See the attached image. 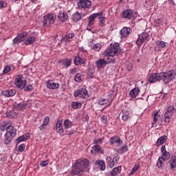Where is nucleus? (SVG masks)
I'll return each instance as SVG.
<instances>
[{"label": "nucleus", "instance_id": "obj_12", "mask_svg": "<svg viewBox=\"0 0 176 176\" xmlns=\"http://www.w3.org/2000/svg\"><path fill=\"white\" fill-rule=\"evenodd\" d=\"M166 42L163 41H156L153 45L155 52H162L164 47H166Z\"/></svg>", "mask_w": 176, "mask_h": 176}, {"label": "nucleus", "instance_id": "obj_30", "mask_svg": "<svg viewBox=\"0 0 176 176\" xmlns=\"http://www.w3.org/2000/svg\"><path fill=\"white\" fill-rule=\"evenodd\" d=\"M110 142L112 144H118V145H122V144H123V142L122 141V140H120V138L119 137L111 138L110 140Z\"/></svg>", "mask_w": 176, "mask_h": 176}, {"label": "nucleus", "instance_id": "obj_3", "mask_svg": "<svg viewBox=\"0 0 176 176\" xmlns=\"http://www.w3.org/2000/svg\"><path fill=\"white\" fill-rule=\"evenodd\" d=\"M6 133L4 135V144L8 145L12 142V140L17 135V129L13 125L8 126L6 129Z\"/></svg>", "mask_w": 176, "mask_h": 176}, {"label": "nucleus", "instance_id": "obj_22", "mask_svg": "<svg viewBox=\"0 0 176 176\" xmlns=\"http://www.w3.org/2000/svg\"><path fill=\"white\" fill-rule=\"evenodd\" d=\"M46 87L47 89H58L60 85L58 82H55L52 80H48L46 82Z\"/></svg>", "mask_w": 176, "mask_h": 176}, {"label": "nucleus", "instance_id": "obj_32", "mask_svg": "<svg viewBox=\"0 0 176 176\" xmlns=\"http://www.w3.org/2000/svg\"><path fill=\"white\" fill-rule=\"evenodd\" d=\"M122 171V166H118L114 168L111 171H110V174L112 176H116L118 174H120Z\"/></svg>", "mask_w": 176, "mask_h": 176}, {"label": "nucleus", "instance_id": "obj_17", "mask_svg": "<svg viewBox=\"0 0 176 176\" xmlns=\"http://www.w3.org/2000/svg\"><path fill=\"white\" fill-rule=\"evenodd\" d=\"M86 63V56L85 55L77 56L74 58V64L75 65H80L82 64H85Z\"/></svg>", "mask_w": 176, "mask_h": 176}, {"label": "nucleus", "instance_id": "obj_52", "mask_svg": "<svg viewBox=\"0 0 176 176\" xmlns=\"http://www.w3.org/2000/svg\"><path fill=\"white\" fill-rule=\"evenodd\" d=\"M7 5L8 4L6 3V2L2 0H0V9H2V8H6Z\"/></svg>", "mask_w": 176, "mask_h": 176}, {"label": "nucleus", "instance_id": "obj_26", "mask_svg": "<svg viewBox=\"0 0 176 176\" xmlns=\"http://www.w3.org/2000/svg\"><path fill=\"white\" fill-rule=\"evenodd\" d=\"M1 94L5 97H13L16 94V89H6L2 91Z\"/></svg>", "mask_w": 176, "mask_h": 176}, {"label": "nucleus", "instance_id": "obj_35", "mask_svg": "<svg viewBox=\"0 0 176 176\" xmlns=\"http://www.w3.org/2000/svg\"><path fill=\"white\" fill-rule=\"evenodd\" d=\"M71 59H63L60 61V64L65 67V68H68L71 65Z\"/></svg>", "mask_w": 176, "mask_h": 176}, {"label": "nucleus", "instance_id": "obj_16", "mask_svg": "<svg viewBox=\"0 0 176 176\" xmlns=\"http://www.w3.org/2000/svg\"><path fill=\"white\" fill-rule=\"evenodd\" d=\"M27 35H28V33L27 32H23L21 34H19L13 39L14 45H19V43H21V42L24 41V38H25Z\"/></svg>", "mask_w": 176, "mask_h": 176}, {"label": "nucleus", "instance_id": "obj_29", "mask_svg": "<svg viewBox=\"0 0 176 176\" xmlns=\"http://www.w3.org/2000/svg\"><path fill=\"white\" fill-rule=\"evenodd\" d=\"M96 166H98V168H100V171H104L105 170V161L104 160H98L95 162Z\"/></svg>", "mask_w": 176, "mask_h": 176}, {"label": "nucleus", "instance_id": "obj_34", "mask_svg": "<svg viewBox=\"0 0 176 176\" xmlns=\"http://www.w3.org/2000/svg\"><path fill=\"white\" fill-rule=\"evenodd\" d=\"M138 94H140V89H133L129 93L131 98H135Z\"/></svg>", "mask_w": 176, "mask_h": 176}, {"label": "nucleus", "instance_id": "obj_53", "mask_svg": "<svg viewBox=\"0 0 176 176\" xmlns=\"http://www.w3.org/2000/svg\"><path fill=\"white\" fill-rule=\"evenodd\" d=\"M127 148H128L127 146H123L122 148L119 150L120 153H123L126 152V151H128Z\"/></svg>", "mask_w": 176, "mask_h": 176}, {"label": "nucleus", "instance_id": "obj_58", "mask_svg": "<svg viewBox=\"0 0 176 176\" xmlns=\"http://www.w3.org/2000/svg\"><path fill=\"white\" fill-rule=\"evenodd\" d=\"M161 152L162 153H164L165 152H167V151L166 150V146L164 145L162 146Z\"/></svg>", "mask_w": 176, "mask_h": 176}, {"label": "nucleus", "instance_id": "obj_37", "mask_svg": "<svg viewBox=\"0 0 176 176\" xmlns=\"http://www.w3.org/2000/svg\"><path fill=\"white\" fill-rule=\"evenodd\" d=\"M82 19V14L79 12H75L72 14V20L73 21H79V20Z\"/></svg>", "mask_w": 176, "mask_h": 176}, {"label": "nucleus", "instance_id": "obj_61", "mask_svg": "<svg viewBox=\"0 0 176 176\" xmlns=\"http://www.w3.org/2000/svg\"><path fill=\"white\" fill-rule=\"evenodd\" d=\"M0 129L1 130V131H5V125L1 126Z\"/></svg>", "mask_w": 176, "mask_h": 176}, {"label": "nucleus", "instance_id": "obj_49", "mask_svg": "<svg viewBox=\"0 0 176 176\" xmlns=\"http://www.w3.org/2000/svg\"><path fill=\"white\" fill-rule=\"evenodd\" d=\"M24 149H25V144H24L19 145L18 147L19 152H24Z\"/></svg>", "mask_w": 176, "mask_h": 176}, {"label": "nucleus", "instance_id": "obj_36", "mask_svg": "<svg viewBox=\"0 0 176 176\" xmlns=\"http://www.w3.org/2000/svg\"><path fill=\"white\" fill-rule=\"evenodd\" d=\"M56 130L58 133H63L64 131V129H63V121L58 120L56 122Z\"/></svg>", "mask_w": 176, "mask_h": 176}, {"label": "nucleus", "instance_id": "obj_27", "mask_svg": "<svg viewBox=\"0 0 176 176\" xmlns=\"http://www.w3.org/2000/svg\"><path fill=\"white\" fill-rule=\"evenodd\" d=\"M27 105H28V104L24 102L21 103H15L14 104V109H16V111H23V109H25Z\"/></svg>", "mask_w": 176, "mask_h": 176}, {"label": "nucleus", "instance_id": "obj_23", "mask_svg": "<svg viewBox=\"0 0 176 176\" xmlns=\"http://www.w3.org/2000/svg\"><path fill=\"white\" fill-rule=\"evenodd\" d=\"M31 138V136L30 135V133H25V135L19 137L16 139L15 142L16 145H19L20 142H23L24 141H27V140H30Z\"/></svg>", "mask_w": 176, "mask_h": 176}, {"label": "nucleus", "instance_id": "obj_9", "mask_svg": "<svg viewBox=\"0 0 176 176\" xmlns=\"http://www.w3.org/2000/svg\"><path fill=\"white\" fill-rule=\"evenodd\" d=\"M153 122L152 123V127H155V126H156V123H157L159 126L163 125V118H160L159 111L153 112Z\"/></svg>", "mask_w": 176, "mask_h": 176}, {"label": "nucleus", "instance_id": "obj_63", "mask_svg": "<svg viewBox=\"0 0 176 176\" xmlns=\"http://www.w3.org/2000/svg\"><path fill=\"white\" fill-rule=\"evenodd\" d=\"M113 161H114V162H118V161H119V158L115 157H113Z\"/></svg>", "mask_w": 176, "mask_h": 176}, {"label": "nucleus", "instance_id": "obj_47", "mask_svg": "<svg viewBox=\"0 0 176 176\" xmlns=\"http://www.w3.org/2000/svg\"><path fill=\"white\" fill-rule=\"evenodd\" d=\"M10 71H12V67H10V66L7 65L4 67L3 70V74H9Z\"/></svg>", "mask_w": 176, "mask_h": 176}, {"label": "nucleus", "instance_id": "obj_14", "mask_svg": "<svg viewBox=\"0 0 176 176\" xmlns=\"http://www.w3.org/2000/svg\"><path fill=\"white\" fill-rule=\"evenodd\" d=\"M78 9H87L91 6V1L89 0H80L77 3Z\"/></svg>", "mask_w": 176, "mask_h": 176}, {"label": "nucleus", "instance_id": "obj_44", "mask_svg": "<svg viewBox=\"0 0 176 176\" xmlns=\"http://www.w3.org/2000/svg\"><path fill=\"white\" fill-rule=\"evenodd\" d=\"M170 155L168 151H166L165 153H162L161 157L165 160H168V159H170Z\"/></svg>", "mask_w": 176, "mask_h": 176}, {"label": "nucleus", "instance_id": "obj_60", "mask_svg": "<svg viewBox=\"0 0 176 176\" xmlns=\"http://www.w3.org/2000/svg\"><path fill=\"white\" fill-rule=\"evenodd\" d=\"M45 126H46V125H43V124H41V125L39 126V130H41V131L45 130Z\"/></svg>", "mask_w": 176, "mask_h": 176}, {"label": "nucleus", "instance_id": "obj_64", "mask_svg": "<svg viewBox=\"0 0 176 176\" xmlns=\"http://www.w3.org/2000/svg\"><path fill=\"white\" fill-rule=\"evenodd\" d=\"M32 3H36V2H38V1L39 0H30Z\"/></svg>", "mask_w": 176, "mask_h": 176}, {"label": "nucleus", "instance_id": "obj_33", "mask_svg": "<svg viewBox=\"0 0 176 176\" xmlns=\"http://www.w3.org/2000/svg\"><path fill=\"white\" fill-rule=\"evenodd\" d=\"M168 163L170 166V169L173 170L176 168V156H173L169 161Z\"/></svg>", "mask_w": 176, "mask_h": 176}, {"label": "nucleus", "instance_id": "obj_28", "mask_svg": "<svg viewBox=\"0 0 176 176\" xmlns=\"http://www.w3.org/2000/svg\"><path fill=\"white\" fill-rule=\"evenodd\" d=\"M6 116L9 119H16L17 118V113H15L14 110H7Z\"/></svg>", "mask_w": 176, "mask_h": 176}, {"label": "nucleus", "instance_id": "obj_56", "mask_svg": "<svg viewBox=\"0 0 176 176\" xmlns=\"http://www.w3.org/2000/svg\"><path fill=\"white\" fill-rule=\"evenodd\" d=\"M102 123H104L105 124V123H107V122H108V119L107 116H102Z\"/></svg>", "mask_w": 176, "mask_h": 176}, {"label": "nucleus", "instance_id": "obj_54", "mask_svg": "<svg viewBox=\"0 0 176 176\" xmlns=\"http://www.w3.org/2000/svg\"><path fill=\"white\" fill-rule=\"evenodd\" d=\"M116 61V59L115 58H107V64H109V63H115Z\"/></svg>", "mask_w": 176, "mask_h": 176}, {"label": "nucleus", "instance_id": "obj_10", "mask_svg": "<svg viewBox=\"0 0 176 176\" xmlns=\"http://www.w3.org/2000/svg\"><path fill=\"white\" fill-rule=\"evenodd\" d=\"M148 38H149V34L148 32H143L138 35V38L136 41V45L141 46L144 42H145Z\"/></svg>", "mask_w": 176, "mask_h": 176}, {"label": "nucleus", "instance_id": "obj_13", "mask_svg": "<svg viewBox=\"0 0 176 176\" xmlns=\"http://www.w3.org/2000/svg\"><path fill=\"white\" fill-rule=\"evenodd\" d=\"M150 83H155L159 82V80H163V77L161 73H154L151 74L148 79Z\"/></svg>", "mask_w": 176, "mask_h": 176}, {"label": "nucleus", "instance_id": "obj_1", "mask_svg": "<svg viewBox=\"0 0 176 176\" xmlns=\"http://www.w3.org/2000/svg\"><path fill=\"white\" fill-rule=\"evenodd\" d=\"M90 162L87 159L77 160L72 165L71 174L73 175L82 176L83 173L89 171Z\"/></svg>", "mask_w": 176, "mask_h": 176}, {"label": "nucleus", "instance_id": "obj_43", "mask_svg": "<svg viewBox=\"0 0 176 176\" xmlns=\"http://www.w3.org/2000/svg\"><path fill=\"white\" fill-rule=\"evenodd\" d=\"M101 47H102V45L101 43L94 44L91 49L95 50V52H100L101 50Z\"/></svg>", "mask_w": 176, "mask_h": 176}, {"label": "nucleus", "instance_id": "obj_57", "mask_svg": "<svg viewBox=\"0 0 176 176\" xmlns=\"http://www.w3.org/2000/svg\"><path fill=\"white\" fill-rule=\"evenodd\" d=\"M88 45L89 46V47H90L91 49L93 48V46H94V44L93 43V39H91V38L89 39Z\"/></svg>", "mask_w": 176, "mask_h": 176}, {"label": "nucleus", "instance_id": "obj_8", "mask_svg": "<svg viewBox=\"0 0 176 176\" xmlns=\"http://www.w3.org/2000/svg\"><path fill=\"white\" fill-rule=\"evenodd\" d=\"M174 112H175V108H174V106H169L167 108V111L164 115L165 123H170V121L171 120V118H173V114L174 113Z\"/></svg>", "mask_w": 176, "mask_h": 176}, {"label": "nucleus", "instance_id": "obj_50", "mask_svg": "<svg viewBox=\"0 0 176 176\" xmlns=\"http://www.w3.org/2000/svg\"><path fill=\"white\" fill-rule=\"evenodd\" d=\"M49 122H50V118H49V117H45L43 121V126H47L49 124Z\"/></svg>", "mask_w": 176, "mask_h": 176}, {"label": "nucleus", "instance_id": "obj_11", "mask_svg": "<svg viewBox=\"0 0 176 176\" xmlns=\"http://www.w3.org/2000/svg\"><path fill=\"white\" fill-rule=\"evenodd\" d=\"M112 101H113V96L109 95L107 98H100L98 103L99 105H111Z\"/></svg>", "mask_w": 176, "mask_h": 176}, {"label": "nucleus", "instance_id": "obj_24", "mask_svg": "<svg viewBox=\"0 0 176 176\" xmlns=\"http://www.w3.org/2000/svg\"><path fill=\"white\" fill-rule=\"evenodd\" d=\"M96 64L97 68H98V69H101L102 68H105L107 64H108V62H107V60L104 59H99L96 60Z\"/></svg>", "mask_w": 176, "mask_h": 176}, {"label": "nucleus", "instance_id": "obj_62", "mask_svg": "<svg viewBox=\"0 0 176 176\" xmlns=\"http://www.w3.org/2000/svg\"><path fill=\"white\" fill-rule=\"evenodd\" d=\"M72 134H74V130H72L69 133H67V135H72Z\"/></svg>", "mask_w": 176, "mask_h": 176}, {"label": "nucleus", "instance_id": "obj_21", "mask_svg": "<svg viewBox=\"0 0 176 176\" xmlns=\"http://www.w3.org/2000/svg\"><path fill=\"white\" fill-rule=\"evenodd\" d=\"M89 94V92L86 89H80L74 92V96L79 97L80 98H82L83 96H87Z\"/></svg>", "mask_w": 176, "mask_h": 176}, {"label": "nucleus", "instance_id": "obj_18", "mask_svg": "<svg viewBox=\"0 0 176 176\" xmlns=\"http://www.w3.org/2000/svg\"><path fill=\"white\" fill-rule=\"evenodd\" d=\"M58 19L60 23H65L68 20V13L65 11H59L58 13Z\"/></svg>", "mask_w": 176, "mask_h": 176}, {"label": "nucleus", "instance_id": "obj_31", "mask_svg": "<svg viewBox=\"0 0 176 176\" xmlns=\"http://www.w3.org/2000/svg\"><path fill=\"white\" fill-rule=\"evenodd\" d=\"M167 140V136L166 135H163L161 136L156 142V145L157 146H160V145H163V144H164V142H166Z\"/></svg>", "mask_w": 176, "mask_h": 176}, {"label": "nucleus", "instance_id": "obj_25", "mask_svg": "<svg viewBox=\"0 0 176 176\" xmlns=\"http://www.w3.org/2000/svg\"><path fill=\"white\" fill-rule=\"evenodd\" d=\"M130 32H131V29L126 27L123 28L120 30L121 38H126V36H129V35H130Z\"/></svg>", "mask_w": 176, "mask_h": 176}, {"label": "nucleus", "instance_id": "obj_38", "mask_svg": "<svg viewBox=\"0 0 176 176\" xmlns=\"http://www.w3.org/2000/svg\"><path fill=\"white\" fill-rule=\"evenodd\" d=\"M93 149H94V152H96V153H101L102 155H103V153H104V151L102 150L101 146L98 144L94 146Z\"/></svg>", "mask_w": 176, "mask_h": 176}, {"label": "nucleus", "instance_id": "obj_2", "mask_svg": "<svg viewBox=\"0 0 176 176\" xmlns=\"http://www.w3.org/2000/svg\"><path fill=\"white\" fill-rule=\"evenodd\" d=\"M103 14H104V12H100L98 13H94L88 17V25L87 27V31H90L91 30V27H93V25L94 24V21L96 17H98L99 27H105V21H107V19L102 16Z\"/></svg>", "mask_w": 176, "mask_h": 176}, {"label": "nucleus", "instance_id": "obj_55", "mask_svg": "<svg viewBox=\"0 0 176 176\" xmlns=\"http://www.w3.org/2000/svg\"><path fill=\"white\" fill-rule=\"evenodd\" d=\"M78 72V68L74 67L70 69V74H72L73 75H75Z\"/></svg>", "mask_w": 176, "mask_h": 176}, {"label": "nucleus", "instance_id": "obj_46", "mask_svg": "<svg viewBox=\"0 0 176 176\" xmlns=\"http://www.w3.org/2000/svg\"><path fill=\"white\" fill-rule=\"evenodd\" d=\"M140 168L139 165H135L132 168L131 172L129 173V175H134V173H135Z\"/></svg>", "mask_w": 176, "mask_h": 176}, {"label": "nucleus", "instance_id": "obj_42", "mask_svg": "<svg viewBox=\"0 0 176 176\" xmlns=\"http://www.w3.org/2000/svg\"><path fill=\"white\" fill-rule=\"evenodd\" d=\"M63 124L65 129H71V127H72V122H71L69 120H65Z\"/></svg>", "mask_w": 176, "mask_h": 176}, {"label": "nucleus", "instance_id": "obj_48", "mask_svg": "<svg viewBox=\"0 0 176 176\" xmlns=\"http://www.w3.org/2000/svg\"><path fill=\"white\" fill-rule=\"evenodd\" d=\"M93 75H94V70L93 69L89 68L87 72V76L89 78H93Z\"/></svg>", "mask_w": 176, "mask_h": 176}, {"label": "nucleus", "instance_id": "obj_5", "mask_svg": "<svg viewBox=\"0 0 176 176\" xmlns=\"http://www.w3.org/2000/svg\"><path fill=\"white\" fill-rule=\"evenodd\" d=\"M161 76H162V80L166 85H167V83H170V82L175 79L176 76V72L174 70H169L166 72H161Z\"/></svg>", "mask_w": 176, "mask_h": 176}, {"label": "nucleus", "instance_id": "obj_41", "mask_svg": "<svg viewBox=\"0 0 176 176\" xmlns=\"http://www.w3.org/2000/svg\"><path fill=\"white\" fill-rule=\"evenodd\" d=\"M83 79H84V76L81 74H77L74 77V80L78 82H82Z\"/></svg>", "mask_w": 176, "mask_h": 176}, {"label": "nucleus", "instance_id": "obj_59", "mask_svg": "<svg viewBox=\"0 0 176 176\" xmlns=\"http://www.w3.org/2000/svg\"><path fill=\"white\" fill-rule=\"evenodd\" d=\"M114 166H115V161H112L109 164V166L110 167V168H112Z\"/></svg>", "mask_w": 176, "mask_h": 176}, {"label": "nucleus", "instance_id": "obj_19", "mask_svg": "<svg viewBox=\"0 0 176 176\" xmlns=\"http://www.w3.org/2000/svg\"><path fill=\"white\" fill-rule=\"evenodd\" d=\"M133 14H134V12L130 9L124 10L122 12L123 19H126V20H130L133 17Z\"/></svg>", "mask_w": 176, "mask_h": 176}, {"label": "nucleus", "instance_id": "obj_15", "mask_svg": "<svg viewBox=\"0 0 176 176\" xmlns=\"http://www.w3.org/2000/svg\"><path fill=\"white\" fill-rule=\"evenodd\" d=\"M75 38V33L74 32H68L67 34L60 39V42H63L67 45L71 42L70 39Z\"/></svg>", "mask_w": 176, "mask_h": 176}, {"label": "nucleus", "instance_id": "obj_45", "mask_svg": "<svg viewBox=\"0 0 176 176\" xmlns=\"http://www.w3.org/2000/svg\"><path fill=\"white\" fill-rule=\"evenodd\" d=\"M72 106L74 109H78V108H80L82 107V104L78 102H73L72 103Z\"/></svg>", "mask_w": 176, "mask_h": 176}, {"label": "nucleus", "instance_id": "obj_39", "mask_svg": "<svg viewBox=\"0 0 176 176\" xmlns=\"http://www.w3.org/2000/svg\"><path fill=\"white\" fill-rule=\"evenodd\" d=\"M165 160H166L162 158L161 157H159L157 162V166L158 167V168H162V167H163V164H164Z\"/></svg>", "mask_w": 176, "mask_h": 176}, {"label": "nucleus", "instance_id": "obj_40", "mask_svg": "<svg viewBox=\"0 0 176 176\" xmlns=\"http://www.w3.org/2000/svg\"><path fill=\"white\" fill-rule=\"evenodd\" d=\"M35 42V37L34 36H30L29 37L26 41H25V45H32Z\"/></svg>", "mask_w": 176, "mask_h": 176}, {"label": "nucleus", "instance_id": "obj_51", "mask_svg": "<svg viewBox=\"0 0 176 176\" xmlns=\"http://www.w3.org/2000/svg\"><path fill=\"white\" fill-rule=\"evenodd\" d=\"M49 164V160L43 161L40 163L41 167H46Z\"/></svg>", "mask_w": 176, "mask_h": 176}, {"label": "nucleus", "instance_id": "obj_7", "mask_svg": "<svg viewBox=\"0 0 176 176\" xmlns=\"http://www.w3.org/2000/svg\"><path fill=\"white\" fill-rule=\"evenodd\" d=\"M24 77L22 74H19L14 80V84L18 89H24L27 85V80H23Z\"/></svg>", "mask_w": 176, "mask_h": 176}, {"label": "nucleus", "instance_id": "obj_6", "mask_svg": "<svg viewBox=\"0 0 176 176\" xmlns=\"http://www.w3.org/2000/svg\"><path fill=\"white\" fill-rule=\"evenodd\" d=\"M47 21H49L50 25H53L54 21H56V15L54 14H47L43 16V27H47Z\"/></svg>", "mask_w": 176, "mask_h": 176}, {"label": "nucleus", "instance_id": "obj_4", "mask_svg": "<svg viewBox=\"0 0 176 176\" xmlns=\"http://www.w3.org/2000/svg\"><path fill=\"white\" fill-rule=\"evenodd\" d=\"M120 45L119 43H116L111 45L104 52V55L107 57H115L118 53L121 52Z\"/></svg>", "mask_w": 176, "mask_h": 176}, {"label": "nucleus", "instance_id": "obj_20", "mask_svg": "<svg viewBox=\"0 0 176 176\" xmlns=\"http://www.w3.org/2000/svg\"><path fill=\"white\" fill-rule=\"evenodd\" d=\"M120 116H121L122 120H124V122H127V120H129V119L131 118V116L130 115V111L129 110L124 109L122 110Z\"/></svg>", "mask_w": 176, "mask_h": 176}]
</instances>
